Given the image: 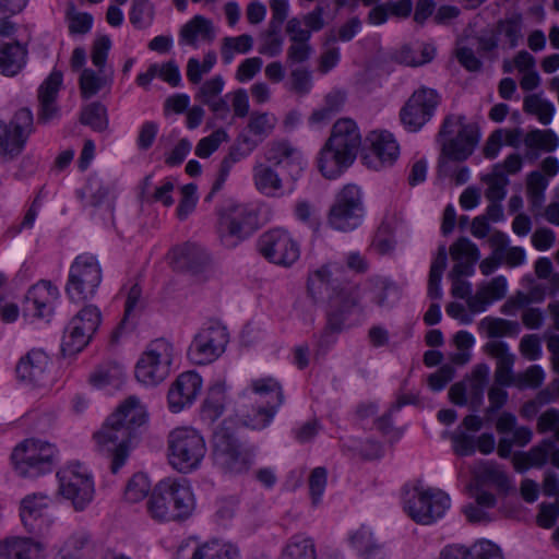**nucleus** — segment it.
<instances>
[{"instance_id":"nucleus-11","label":"nucleus","mask_w":559,"mask_h":559,"mask_svg":"<svg viewBox=\"0 0 559 559\" xmlns=\"http://www.w3.org/2000/svg\"><path fill=\"white\" fill-rule=\"evenodd\" d=\"M213 462L225 473L242 474L252 465V454L243 449L234 432L218 427L213 435Z\"/></svg>"},{"instance_id":"nucleus-63","label":"nucleus","mask_w":559,"mask_h":559,"mask_svg":"<svg viewBox=\"0 0 559 559\" xmlns=\"http://www.w3.org/2000/svg\"><path fill=\"white\" fill-rule=\"evenodd\" d=\"M110 47L111 40L106 35L97 37L93 43L91 58L99 73H104Z\"/></svg>"},{"instance_id":"nucleus-49","label":"nucleus","mask_w":559,"mask_h":559,"mask_svg":"<svg viewBox=\"0 0 559 559\" xmlns=\"http://www.w3.org/2000/svg\"><path fill=\"white\" fill-rule=\"evenodd\" d=\"M370 289L372 293V300L379 307H389L391 302L389 300L390 295L399 296V289L394 282L382 276H372L368 280Z\"/></svg>"},{"instance_id":"nucleus-48","label":"nucleus","mask_w":559,"mask_h":559,"mask_svg":"<svg viewBox=\"0 0 559 559\" xmlns=\"http://www.w3.org/2000/svg\"><path fill=\"white\" fill-rule=\"evenodd\" d=\"M64 19L71 35L87 34L93 25V16L87 12H80L73 2H68Z\"/></svg>"},{"instance_id":"nucleus-56","label":"nucleus","mask_w":559,"mask_h":559,"mask_svg":"<svg viewBox=\"0 0 559 559\" xmlns=\"http://www.w3.org/2000/svg\"><path fill=\"white\" fill-rule=\"evenodd\" d=\"M483 181L488 185L485 195L490 202H501L506 198V187L509 185V179L506 175L492 170L483 177Z\"/></svg>"},{"instance_id":"nucleus-16","label":"nucleus","mask_w":559,"mask_h":559,"mask_svg":"<svg viewBox=\"0 0 559 559\" xmlns=\"http://www.w3.org/2000/svg\"><path fill=\"white\" fill-rule=\"evenodd\" d=\"M441 95L433 88L420 86L401 108L400 119L409 132L419 131L435 115Z\"/></svg>"},{"instance_id":"nucleus-52","label":"nucleus","mask_w":559,"mask_h":559,"mask_svg":"<svg viewBox=\"0 0 559 559\" xmlns=\"http://www.w3.org/2000/svg\"><path fill=\"white\" fill-rule=\"evenodd\" d=\"M80 121L94 131L103 132L108 128L107 109L98 102L92 103L83 108Z\"/></svg>"},{"instance_id":"nucleus-59","label":"nucleus","mask_w":559,"mask_h":559,"mask_svg":"<svg viewBox=\"0 0 559 559\" xmlns=\"http://www.w3.org/2000/svg\"><path fill=\"white\" fill-rule=\"evenodd\" d=\"M545 380V372L543 368L538 365L530 366L524 372L518 373L515 376L514 385L524 390L527 388L537 389L539 388Z\"/></svg>"},{"instance_id":"nucleus-50","label":"nucleus","mask_w":559,"mask_h":559,"mask_svg":"<svg viewBox=\"0 0 559 559\" xmlns=\"http://www.w3.org/2000/svg\"><path fill=\"white\" fill-rule=\"evenodd\" d=\"M523 110L536 116L542 124L547 126L552 120L555 106L550 102L542 99L537 94H532L524 98Z\"/></svg>"},{"instance_id":"nucleus-5","label":"nucleus","mask_w":559,"mask_h":559,"mask_svg":"<svg viewBox=\"0 0 559 559\" xmlns=\"http://www.w3.org/2000/svg\"><path fill=\"white\" fill-rule=\"evenodd\" d=\"M216 231L226 248H235L259 228L257 211L245 203L229 200L217 207Z\"/></svg>"},{"instance_id":"nucleus-30","label":"nucleus","mask_w":559,"mask_h":559,"mask_svg":"<svg viewBox=\"0 0 559 559\" xmlns=\"http://www.w3.org/2000/svg\"><path fill=\"white\" fill-rule=\"evenodd\" d=\"M252 177L254 187L260 193L271 198L285 194L284 180L271 165L257 163L252 168Z\"/></svg>"},{"instance_id":"nucleus-21","label":"nucleus","mask_w":559,"mask_h":559,"mask_svg":"<svg viewBox=\"0 0 559 559\" xmlns=\"http://www.w3.org/2000/svg\"><path fill=\"white\" fill-rule=\"evenodd\" d=\"M202 389V378L194 371L180 373L171 383L168 394V407L173 413H179L191 406Z\"/></svg>"},{"instance_id":"nucleus-40","label":"nucleus","mask_w":559,"mask_h":559,"mask_svg":"<svg viewBox=\"0 0 559 559\" xmlns=\"http://www.w3.org/2000/svg\"><path fill=\"white\" fill-rule=\"evenodd\" d=\"M78 198L84 206H99L109 195V188L98 178H90L86 183L76 191Z\"/></svg>"},{"instance_id":"nucleus-38","label":"nucleus","mask_w":559,"mask_h":559,"mask_svg":"<svg viewBox=\"0 0 559 559\" xmlns=\"http://www.w3.org/2000/svg\"><path fill=\"white\" fill-rule=\"evenodd\" d=\"M226 390L222 383L212 385L202 405V416L210 421L218 419L225 411Z\"/></svg>"},{"instance_id":"nucleus-22","label":"nucleus","mask_w":559,"mask_h":559,"mask_svg":"<svg viewBox=\"0 0 559 559\" xmlns=\"http://www.w3.org/2000/svg\"><path fill=\"white\" fill-rule=\"evenodd\" d=\"M50 359L41 349H32L16 365L15 372L20 381L34 386L45 385L50 376Z\"/></svg>"},{"instance_id":"nucleus-54","label":"nucleus","mask_w":559,"mask_h":559,"mask_svg":"<svg viewBox=\"0 0 559 559\" xmlns=\"http://www.w3.org/2000/svg\"><path fill=\"white\" fill-rule=\"evenodd\" d=\"M151 490V481L143 473L134 474L127 483L124 488V500L130 503H136L147 497Z\"/></svg>"},{"instance_id":"nucleus-60","label":"nucleus","mask_w":559,"mask_h":559,"mask_svg":"<svg viewBox=\"0 0 559 559\" xmlns=\"http://www.w3.org/2000/svg\"><path fill=\"white\" fill-rule=\"evenodd\" d=\"M555 440L551 438L542 440L538 444L530 449L528 452L524 453L528 460V464L532 467L540 468L549 460L550 451L554 450Z\"/></svg>"},{"instance_id":"nucleus-34","label":"nucleus","mask_w":559,"mask_h":559,"mask_svg":"<svg viewBox=\"0 0 559 559\" xmlns=\"http://www.w3.org/2000/svg\"><path fill=\"white\" fill-rule=\"evenodd\" d=\"M124 369L116 362L102 364L88 376V382L97 389L107 386L118 389L124 382Z\"/></svg>"},{"instance_id":"nucleus-26","label":"nucleus","mask_w":559,"mask_h":559,"mask_svg":"<svg viewBox=\"0 0 559 559\" xmlns=\"http://www.w3.org/2000/svg\"><path fill=\"white\" fill-rule=\"evenodd\" d=\"M58 297L59 290L51 282L39 281L28 289L25 296L26 310L33 311L38 318H49Z\"/></svg>"},{"instance_id":"nucleus-51","label":"nucleus","mask_w":559,"mask_h":559,"mask_svg":"<svg viewBox=\"0 0 559 559\" xmlns=\"http://www.w3.org/2000/svg\"><path fill=\"white\" fill-rule=\"evenodd\" d=\"M277 123V119L274 115L269 112L253 111L250 114L248 121V130L250 133L259 138V141H263L272 134Z\"/></svg>"},{"instance_id":"nucleus-14","label":"nucleus","mask_w":559,"mask_h":559,"mask_svg":"<svg viewBox=\"0 0 559 559\" xmlns=\"http://www.w3.org/2000/svg\"><path fill=\"white\" fill-rule=\"evenodd\" d=\"M174 348L165 338L152 341L135 366V378L145 385H157L170 372Z\"/></svg>"},{"instance_id":"nucleus-13","label":"nucleus","mask_w":559,"mask_h":559,"mask_svg":"<svg viewBox=\"0 0 559 559\" xmlns=\"http://www.w3.org/2000/svg\"><path fill=\"white\" fill-rule=\"evenodd\" d=\"M102 282V269L96 257L83 253L72 262L66 293L75 302L92 298Z\"/></svg>"},{"instance_id":"nucleus-7","label":"nucleus","mask_w":559,"mask_h":559,"mask_svg":"<svg viewBox=\"0 0 559 559\" xmlns=\"http://www.w3.org/2000/svg\"><path fill=\"white\" fill-rule=\"evenodd\" d=\"M479 130L474 123H467L463 115H448L438 132L441 155L453 162L466 160L479 142Z\"/></svg>"},{"instance_id":"nucleus-25","label":"nucleus","mask_w":559,"mask_h":559,"mask_svg":"<svg viewBox=\"0 0 559 559\" xmlns=\"http://www.w3.org/2000/svg\"><path fill=\"white\" fill-rule=\"evenodd\" d=\"M449 252L454 261L450 277L472 276L474 274L475 264L480 258L479 249L474 242L466 237H460L451 245Z\"/></svg>"},{"instance_id":"nucleus-53","label":"nucleus","mask_w":559,"mask_h":559,"mask_svg":"<svg viewBox=\"0 0 559 559\" xmlns=\"http://www.w3.org/2000/svg\"><path fill=\"white\" fill-rule=\"evenodd\" d=\"M524 143L530 148H539L545 152H554L559 145V138L550 129H536L526 133Z\"/></svg>"},{"instance_id":"nucleus-17","label":"nucleus","mask_w":559,"mask_h":559,"mask_svg":"<svg viewBox=\"0 0 559 559\" xmlns=\"http://www.w3.org/2000/svg\"><path fill=\"white\" fill-rule=\"evenodd\" d=\"M228 333L225 326L213 322L202 328L188 348V357L195 365L216 360L226 348Z\"/></svg>"},{"instance_id":"nucleus-12","label":"nucleus","mask_w":559,"mask_h":559,"mask_svg":"<svg viewBox=\"0 0 559 559\" xmlns=\"http://www.w3.org/2000/svg\"><path fill=\"white\" fill-rule=\"evenodd\" d=\"M451 506L450 497L437 488L415 486L404 501V510L418 524L429 525L441 519Z\"/></svg>"},{"instance_id":"nucleus-58","label":"nucleus","mask_w":559,"mask_h":559,"mask_svg":"<svg viewBox=\"0 0 559 559\" xmlns=\"http://www.w3.org/2000/svg\"><path fill=\"white\" fill-rule=\"evenodd\" d=\"M225 87V80L222 75L217 74L211 79L205 80L199 87L195 99L203 105L209 104L213 99L222 96V92Z\"/></svg>"},{"instance_id":"nucleus-18","label":"nucleus","mask_w":559,"mask_h":559,"mask_svg":"<svg viewBox=\"0 0 559 559\" xmlns=\"http://www.w3.org/2000/svg\"><path fill=\"white\" fill-rule=\"evenodd\" d=\"M257 246L261 255L267 261L283 266L294 264L300 255L299 245L283 228H273L263 233Z\"/></svg>"},{"instance_id":"nucleus-45","label":"nucleus","mask_w":559,"mask_h":559,"mask_svg":"<svg viewBox=\"0 0 559 559\" xmlns=\"http://www.w3.org/2000/svg\"><path fill=\"white\" fill-rule=\"evenodd\" d=\"M253 47V38L249 34L236 37H224L222 40L221 56L225 64L233 62L235 53H247Z\"/></svg>"},{"instance_id":"nucleus-15","label":"nucleus","mask_w":559,"mask_h":559,"mask_svg":"<svg viewBox=\"0 0 559 559\" xmlns=\"http://www.w3.org/2000/svg\"><path fill=\"white\" fill-rule=\"evenodd\" d=\"M34 130V116L26 107L16 110L9 122L0 120V158L4 162L16 159Z\"/></svg>"},{"instance_id":"nucleus-36","label":"nucleus","mask_w":559,"mask_h":559,"mask_svg":"<svg viewBox=\"0 0 559 559\" xmlns=\"http://www.w3.org/2000/svg\"><path fill=\"white\" fill-rule=\"evenodd\" d=\"M281 559H317L313 539L302 534L292 536L282 550Z\"/></svg>"},{"instance_id":"nucleus-46","label":"nucleus","mask_w":559,"mask_h":559,"mask_svg":"<svg viewBox=\"0 0 559 559\" xmlns=\"http://www.w3.org/2000/svg\"><path fill=\"white\" fill-rule=\"evenodd\" d=\"M36 544L27 538H13L0 543V559H32Z\"/></svg>"},{"instance_id":"nucleus-10","label":"nucleus","mask_w":559,"mask_h":559,"mask_svg":"<svg viewBox=\"0 0 559 559\" xmlns=\"http://www.w3.org/2000/svg\"><path fill=\"white\" fill-rule=\"evenodd\" d=\"M365 216L362 193L356 185L344 186L328 212V225L334 230L349 233L358 228Z\"/></svg>"},{"instance_id":"nucleus-41","label":"nucleus","mask_w":559,"mask_h":559,"mask_svg":"<svg viewBox=\"0 0 559 559\" xmlns=\"http://www.w3.org/2000/svg\"><path fill=\"white\" fill-rule=\"evenodd\" d=\"M191 559H239V551L230 544L211 542L197 547Z\"/></svg>"},{"instance_id":"nucleus-1","label":"nucleus","mask_w":559,"mask_h":559,"mask_svg":"<svg viewBox=\"0 0 559 559\" xmlns=\"http://www.w3.org/2000/svg\"><path fill=\"white\" fill-rule=\"evenodd\" d=\"M344 267L335 262H328L309 272L307 278L308 296L314 301L326 299L325 326L318 338V349L323 354L336 343V335L346 329V321L353 309L361 307L360 287L341 275Z\"/></svg>"},{"instance_id":"nucleus-23","label":"nucleus","mask_w":559,"mask_h":559,"mask_svg":"<svg viewBox=\"0 0 559 559\" xmlns=\"http://www.w3.org/2000/svg\"><path fill=\"white\" fill-rule=\"evenodd\" d=\"M62 84V73L52 71L38 88L39 108L37 112L38 123L47 124L59 117L57 97Z\"/></svg>"},{"instance_id":"nucleus-64","label":"nucleus","mask_w":559,"mask_h":559,"mask_svg":"<svg viewBox=\"0 0 559 559\" xmlns=\"http://www.w3.org/2000/svg\"><path fill=\"white\" fill-rule=\"evenodd\" d=\"M472 554L473 559H504L500 547L487 539L474 543Z\"/></svg>"},{"instance_id":"nucleus-33","label":"nucleus","mask_w":559,"mask_h":559,"mask_svg":"<svg viewBox=\"0 0 559 559\" xmlns=\"http://www.w3.org/2000/svg\"><path fill=\"white\" fill-rule=\"evenodd\" d=\"M367 140L370 142L372 154L382 164L392 165L397 159L400 147L391 133L372 131Z\"/></svg>"},{"instance_id":"nucleus-32","label":"nucleus","mask_w":559,"mask_h":559,"mask_svg":"<svg viewBox=\"0 0 559 559\" xmlns=\"http://www.w3.org/2000/svg\"><path fill=\"white\" fill-rule=\"evenodd\" d=\"M349 543L362 559H386L382 545L373 538L372 533L365 525L350 534Z\"/></svg>"},{"instance_id":"nucleus-57","label":"nucleus","mask_w":559,"mask_h":559,"mask_svg":"<svg viewBox=\"0 0 559 559\" xmlns=\"http://www.w3.org/2000/svg\"><path fill=\"white\" fill-rule=\"evenodd\" d=\"M102 321V314L97 307L93 305L85 306L81 311L78 312L71 320L72 324H76L82 328L85 332L94 333L97 331Z\"/></svg>"},{"instance_id":"nucleus-44","label":"nucleus","mask_w":559,"mask_h":559,"mask_svg":"<svg viewBox=\"0 0 559 559\" xmlns=\"http://www.w3.org/2000/svg\"><path fill=\"white\" fill-rule=\"evenodd\" d=\"M112 71L95 73L91 69H84L80 76V90L83 98H90L97 94L105 85L111 82Z\"/></svg>"},{"instance_id":"nucleus-9","label":"nucleus","mask_w":559,"mask_h":559,"mask_svg":"<svg viewBox=\"0 0 559 559\" xmlns=\"http://www.w3.org/2000/svg\"><path fill=\"white\" fill-rule=\"evenodd\" d=\"M250 392L258 396L254 401L258 405L245 411L241 418L247 427L261 430L271 424L278 408L284 404V391L278 381L267 377L252 380Z\"/></svg>"},{"instance_id":"nucleus-24","label":"nucleus","mask_w":559,"mask_h":559,"mask_svg":"<svg viewBox=\"0 0 559 559\" xmlns=\"http://www.w3.org/2000/svg\"><path fill=\"white\" fill-rule=\"evenodd\" d=\"M48 498L45 495L33 493L21 501L20 516L29 533H39L49 525Z\"/></svg>"},{"instance_id":"nucleus-29","label":"nucleus","mask_w":559,"mask_h":559,"mask_svg":"<svg viewBox=\"0 0 559 559\" xmlns=\"http://www.w3.org/2000/svg\"><path fill=\"white\" fill-rule=\"evenodd\" d=\"M215 38V28L211 20L203 15H195L188 21L179 32V44L197 48L200 43H212Z\"/></svg>"},{"instance_id":"nucleus-55","label":"nucleus","mask_w":559,"mask_h":559,"mask_svg":"<svg viewBox=\"0 0 559 559\" xmlns=\"http://www.w3.org/2000/svg\"><path fill=\"white\" fill-rule=\"evenodd\" d=\"M129 19L131 24L143 29L150 26L154 20V5L150 0L133 1Z\"/></svg>"},{"instance_id":"nucleus-3","label":"nucleus","mask_w":559,"mask_h":559,"mask_svg":"<svg viewBox=\"0 0 559 559\" xmlns=\"http://www.w3.org/2000/svg\"><path fill=\"white\" fill-rule=\"evenodd\" d=\"M361 140L356 121L350 118L336 120L319 154L318 167L321 174L328 179L338 177L356 159Z\"/></svg>"},{"instance_id":"nucleus-27","label":"nucleus","mask_w":559,"mask_h":559,"mask_svg":"<svg viewBox=\"0 0 559 559\" xmlns=\"http://www.w3.org/2000/svg\"><path fill=\"white\" fill-rule=\"evenodd\" d=\"M175 267L192 274L202 273L210 263V255L200 246L187 242L171 250Z\"/></svg>"},{"instance_id":"nucleus-19","label":"nucleus","mask_w":559,"mask_h":559,"mask_svg":"<svg viewBox=\"0 0 559 559\" xmlns=\"http://www.w3.org/2000/svg\"><path fill=\"white\" fill-rule=\"evenodd\" d=\"M264 159L272 167H284L287 170V193H292L306 167L301 153L288 141L275 140L265 146Z\"/></svg>"},{"instance_id":"nucleus-37","label":"nucleus","mask_w":559,"mask_h":559,"mask_svg":"<svg viewBox=\"0 0 559 559\" xmlns=\"http://www.w3.org/2000/svg\"><path fill=\"white\" fill-rule=\"evenodd\" d=\"M522 13L513 12L497 22L493 34L496 37L503 36L509 44V48H515L522 38Z\"/></svg>"},{"instance_id":"nucleus-6","label":"nucleus","mask_w":559,"mask_h":559,"mask_svg":"<svg viewBox=\"0 0 559 559\" xmlns=\"http://www.w3.org/2000/svg\"><path fill=\"white\" fill-rule=\"evenodd\" d=\"M167 451L170 466L179 473L188 474L201 466L207 448L199 430L182 426L168 433Z\"/></svg>"},{"instance_id":"nucleus-62","label":"nucleus","mask_w":559,"mask_h":559,"mask_svg":"<svg viewBox=\"0 0 559 559\" xmlns=\"http://www.w3.org/2000/svg\"><path fill=\"white\" fill-rule=\"evenodd\" d=\"M197 186L188 183L181 188V200L177 206V216L180 221L186 219L197 205Z\"/></svg>"},{"instance_id":"nucleus-47","label":"nucleus","mask_w":559,"mask_h":559,"mask_svg":"<svg viewBox=\"0 0 559 559\" xmlns=\"http://www.w3.org/2000/svg\"><path fill=\"white\" fill-rule=\"evenodd\" d=\"M479 329L486 331L488 337L516 336L520 333L518 322L491 317L484 318Z\"/></svg>"},{"instance_id":"nucleus-8","label":"nucleus","mask_w":559,"mask_h":559,"mask_svg":"<svg viewBox=\"0 0 559 559\" xmlns=\"http://www.w3.org/2000/svg\"><path fill=\"white\" fill-rule=\"evenodd\" d=\"M57 454L58 450L55 444L29 438L13 449L11 461L20 477L35 479L53 471Z\"/></svg>"},{"instance_id":"nucleus-4","label":"nucleus","mask_w":559,"mask_h":559,"mask_svg":"<svg viewBox=\"0 0 559 559\" xmlns=\"http://www.w3.org/2000/svg\"><path fill=\"white\" fill-rule=\"evenodd\" d=\"M146 508L156 522L183 521L194 510V498L186 481L165 478L154 486Z\"/></svg>"},{"instance_id":"nucleus-20","label":"nucleus","mask_w":559,"mask_h":559,"mask_svg":"<svg viewBox=\"0 0 559 559\" xmlns=\"http://www.w3.org/2000/svg\"><path fill=\"white\" fill-rule=\"evenodd\" d=\"M57 476L60 493L72 501L75 510H84L94 496L92 477L80 465L67 466Z\"/></svg>"},{"instance_id":"nucleus-28","label":"nucleus","mask_w":559,"mask_h":559,"mask_svg":"<svg viewBox=\"0 0 559 559\" xmlns=\"http://www.w3.org/2000/svg\"><path fill=\"white\" fill-rule=\"evenodd\" d=\"M488 355L496 358L495 380L500 385H514L515 376L512 373L514 356L509 353L508 345L502 341H491L485 345Z\"/></svg>"},{"instance_id":"nucleus-42","label":"nucleus","mask_w":559,"mask_h":559,"mask_svg":"<svg viewBox=\"0 0 559 559\" xmlns=\"http://www.w3.org/2000/svg\"><path fill=\"white\" fill-rule=\"evenodd\" d=\"M93 334L85 332L70 321L62 340V353L70 356L80 353L87 346Z\"/></svg>"},{"instance_id":"nucleus-35","label":"nucleus","mask_w":559,"mask_h":559,"mask_svg":"<svg viewBox=\"0 0 559 559\" xmlns=\"http://www.w3.org/2000/svg\"><path fill=\"white\" fill-rule=\"evenodd\" d=\"M478 484H491L499 490L508 491L510 489V479L499 464L492 461H484L478 464L475 471Z\"/></svg>"},{"instance_id":"nucleus-31","label":"nucleus","mask_w":559,"mask_h":559,"mask_svg":"<svg viewBox=\"0 0 559 559\" xmlns=\"http://www.w3.org/2000/svg\"><path fill=\"white\" fill-rule=\"evenodd\" d=\"M27 47L19 41L0 44V73L5 76L19 74L27 62Z\"/></svg>"},{"instance_id":"nucleus-61","label":"nucleus","mask_w":559,"mask_h":559,"mask_svg":"<svg viewBox=\"0 0 559 559\" xmlns=\"http://www.w3.org/2000/svg\"><path fill=\"white\" fill-rule=\"evenodd\" d=\"M142 296V289L139 284H133L127 296L126 306H124V317L120 324L117 326V329L112 333V337L117 340L124 330L128 329L129 322L128 319L133 312V310L136 308L140 299Z\"/></svg>"},{"instance_id":"nucleus-39","label":"nucleus","mask_w":559,"mask_h":559,"mask_svg":"<svg viewBox=\"0 0 559 559\" xmlns=\"http://www.w3.org/2000/svg\"><path fill=\"white\" fill-rule=\"evenodd\" d=\"M345 102V94L340 91L329 93L324 98V104L313 110L309 117L310 123L319 124L329 122L337 112L341 111Z\"/></svg>"},{"instance_id":"nucleus-2","label":"nucleus","mask_w":559,"mask_h":559,"mask_svg":"<svg viewBox=\"0 0 559 559\" xmlns=\"http://www.w3.org/2000/svg\"><path fill=\"white\" fill-rule=\"evenodd\" d=\"M146 406L135 395H130L111 413L102 427L93 433L95 450L110 460V471L116 474L130 455V443L138 428L146 424Z\"/></svg>"},{"instance_id":"nucleus-43","label":"nucleus","mask_w":559,"mask_h":559,"mask_svg":"<svg viewBox=\"0 0 559 559\" xmlns=\"http://www.w3.org/2000/svg\"><path fill=\"white\" fill-rule=\"evenodd\" d=\"M92 549L93 543L88 533H74L62 547L61 559H83Z\"/></svg>"}]
</instances>
